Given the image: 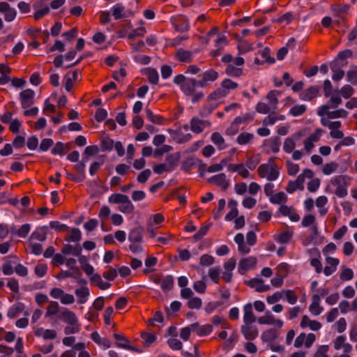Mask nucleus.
I'll return each instance as SVG.
<instances>
[{
	"mask_svg": "<svg viewBox=\"0 0 357 357\" xmlns=\"http://www.w3.org/2000/svg\"><path fill=\"white\" fill-rule=\"evenodd\" d=\"M59 310V303L56 301H52L50 305L47 307L45 317H48L56 314Z\"/></svg>",
	"mask_w": 357,
	"mask_h": 357,
	"instance_id": "obj_52",
	"label": "nucleus"
},
{
	"mask_svg": "<svg viewBox=\"0 0 357 357\" xmlns=\"http://www.w3.org/2000/svg\"><path fill=\"white\" fill-rule=\"evenodd\" d=\"M204 166V162L202 160L190 157L182 162L181 169L185 172H190L193 168L196 167L201 168Z\"/></svg>",
	"mask_w": 357,
	"mask_h": 357,
	"instance_id": "obj_6",
	"label": "nucleus"
},
{
	"mask_svg": "<svg viewBox=\"0 0 357 357\" xmlns=\"http://www.w3.org/2000/svg\"><path fill=\"white\" fill-rule=\"evenodd\" d=\"M172 24L176 31L183 33L189 30V22L186 17L181 16L176 18L173 22Z\"/></svg>",
	"mask_w": 357,
	"mask_h": 357,
	"instance_id": "obj_11",
	"label": "nucleus"
},
{
	"mask_svg": "<svg viewBox=\"0 0 357 357\" xmlns=\"http://www.w3.org/2000/svg\"><path fill=\"white\" fill-rule=\"evenodd\" d=\"M47 271V266L45 264H39L36 266L34 268L35 274L39 277L43 278L45 276Z\"/></svg>",
	"mask_w": 357,
	"mask_h": 357,
	"instance_id": "obj_64",
	"label": "nucleus"
},
{
	"mask_svg": "<svg viewBox=\"0 0 357 357\" xmlns=\"http://www.w3.org/2000/svg\"><path fill=\"white\" fill-rule=\"evenodd\" d=\"M348 177L345 175H338L333 177L331 183L336 187L335 194L340 198H344L348 195L349 183L347 181Z\"/></svg>",
	"mask_w": 357,
	"mask_h": 357,
	"instance_id": "obj_3",
	"label": "nucleus"
},
{
	"mask_svg": "<svg viewBox=\"0 0 357 357\" xmlns=\"http://www.w3.org/2000/svg\"><path fill=\"white\" fill-rule=\"evenodd\" d=\"M175 57L183 63H190L193 59V52L190 50H185L183 48H179L175 54Z\"/></svg>",
	"mask_w": 357,
	"mask_h": 357,
	"instance_id": "obj_17",
	"label": "nucleus"
},
{
	"mask_svg": "<svg viewBox=\"0 0 357 357\" xmlns=\"http://www.w3.org/2000/svg\"><path fill=\"white\" fill-rule=\"evenodd\" d=\"M125 6L122 3H117L110 8V13H112L114 20H119L123 18Z\"/></svg>",
	"mask_w": 357,
	"mask_h": 357,
	"instance_id": "obj_26",
	"label": "nucleus"
},
{
	"mask_svg": "<svg viewBox=\"0 0 357 357\" xmlns=\"http://www.w3.org/2000/svg\"><path fill=\"white\" fill-rule=\"evenodd\" d=\"M173 82L180 86L181 91L186 96L194 95L196 91V87H198V80L192 77H186L183 74L176 75Z\"/></svg>",
	"mask_w": 357,
	"mask_h": 357,
	"instance_id": "obj_1",
	"label": "nucleus"
},
{
	"mask_svg": "<svg viewBox=\"0 0 357 357\" xmlns=\"http://www.w3.org/2000/svg\"><path fill=\"white\" fill-rule=\"evenodd\" d=\"M167 131L172 136L177 138V142L178 144L186 143L192 139V135L190 133L184 134L171 128L168 129Z\"/></svg>",
	"mask_w": 357,
	"mask_h": 357,
	"instance_id": "obj_22",
	"label": "nucleus"
},
{
	"mask_svg": "<svg viewBox=\"0 0 357 357\" xmlns=\"http://www.w3.org/2000/svg\"><path fill=\"white\" fill-rule=\"evenodd\" d=\"M333 26L334 29H336L337 31H344V27L346 26V18L338 15L333 20Z\"/></svg>",
	"mask_w": 357,
	"mask_h": 357,
	"instance_id": "obj_37",
	"label": "nucleus"
},
{
	"mask_svg": "<svg viewBox=\"0 0 357 357\" xmlns=\"http://www.w3.org/2000/svg\"><path fill=\"white\" fill-rule=\"evenodd\" d=\"M281 93L279 91L272 90L269 91L266 96V98L268 100V105L273 110L277 108L278 103V96Z\"/></svg>",
	"mask_w": 357,
	"mask_h": 357,
	"instance_id": "obj_28",
	"label": "nucleus"
},
{
	"mask_svg": "<svg viewBox=\"0 0 357 357\" xmlns=\"http://www.w3.org/2000/svg\"><path fill=\"white\" fill-rule=\"evenodd\" d=\"M279 175L280 172L278 167L274 165L271 167L270 171L266 176V179L269 181H273L279 177Z\"/></svg>",
	"mask_w": 357,
	"mask_h": 357,
	"instance_id": "obj_63",
	"label": "nucleus"
},
{
	"mask_svg": "<svg viewBox=\"0 0 357 357\" xmlns=\"http://www.w3.org/2000/svg\"><path fill=\"white\" fill-rule=\"evenodd\" d=\"M253 138V134L243 132L237 137L236 142L239 145H245Z\"/></svg>",
	"mask_w": 357,
	"mask_h": 357,
	"instance_id": "obj_39",
	"label": "nucleus"
},
{
	"mask_svg": "<svg viewBox=\"0 0 357 357\" xmlns=\"http://www.w3.org/2000/svg\"><path fill=\"white\" fill-rule=\"evenodd\" d=\"M301 135L300 133H297L294 137H287L284 140L283 150L287 153H291L295 148L296 141L298 139Z\"/></svg>",
	"mask_w": 357,
	"mask_h": 357,
	"instance_id": "obj_24",
	"label": "nucleus"
},
{
	"mask_svg": "<svg viewBox=\"0 0 357 357\" xmlns=\"http://www.w3.org/2000/svg\"><path fill=\"white\" fill-rule=\"evenodd\" d=\"M272 107L265 102H259L256 105V111L258 113L266 114L271 112Z\"/></svg>",
	"mask_w": 357,
	"mask_h": 357,
	"instance_id": "obj_59",
	"label": "nucleus"
},
{
	"mask_svg": "<svg viewBox=\"0 0 357 357\" xmlns=\"http://www.w3.org/2000/svg\"><path fill=\"white\" fill-rule=\"evenodd\" d=\"M218 107L217 104H208L203 106L200 111L199 115L202 117H207L213 110H215Z\"/></svg>",
	"mask_w": 357,
	"mask_h": 357,
	"instance_id": "obj_45",
	"label": "nucleus"
},
{
	"mask_svg": "<svg viewBox=\"0 0 357 357\" xmlns=\"http://www.w3.org/2000/svg\"><path fill=\"white\" fill-rule=\"evenodd\" d=\"M341 65L337 64L336 61H331L330 63V68L333 72L332 79L334 82H337L342 79L344 76V71L342 70Z\"/></svg>",
	"mask_w": 357,
	"mask_h": 357,
	"instance_id": "obj_19",
	"label": "nucleus"
},
{
	"mask_svg": "<svg viewBox=\"0 0 357 357\" xmlns=\"http://www.w3.org/2000/svg\"><path fill=\"white\" fill-rule=\"evenodd\" d=\"M179 160L180 153L178 152L169 154L166 157L167 162L169 164V166L172 168L177 164Z\"/></svg>",
	"mask_w": 357,
	"mask_h": 357,
	"instance_id": "obj_53",
	"label": "nucleus"
},
{
	"mask_svg": "<svg viewBox=\"0 0 357 357\" xmlns=\"http://www.w3.org/2000/svg\"><path fill=\"white\" fill-rule=\"evenodd\" d=\"M287 199V197L283 192H279L270 197L269 201L271 203L274 204H278L282 202H285Z\"/></svg>",
	"mask_w": 357,
	"mask_h": 357,
	"instance_id": "obj_44",
	"label": "nucleus"
},
{
	"mask_svg": "<svg viewBox=\"0 0 357 357\" xmlns=\"http://www.w3.org/2000/svg\"><path fill=\"white\" fill-rule=\"evenodd\" d=\"M243 321L245 324H251L256 321V317H255L252 305L250 303H247L243 307Z\"/></svg>",
	"mask_w": 357,
	"mask_h": 357,
	"instance_id": "obj_21",
	"label": "nucleus"
},
{
	"mask_svg": "<svg viewBox=\"0 0 357 357\" xmlns=\"http://www.w3.org/2000/svg\"><path fill=\"white\" fill-rule=\"evenodd\" d=\"M210 227H211V224L208 225H202L199 228V231L195 234H194V236L192 237L193 239L196 241L202 239L207 234V232L209 230Z\"/></svg>",
	"mask_w": 357,
	"mask_h": 357,
	"instance_id": "obj_55",
	"label": "nucleus"
},
{
	"mask_svg": "<svg viewBox=\"0 0 357 357\" xmlns=\"http://www.w3.org/2000/svg\"><path fill=\"white\" fill-rule=\"evenodd\" d=\"M229 91H225V89H223V88L221 86L220 88L217 89L213 92H212L208 97L207 100L208 101L211 100H215L220 98H223L227 96Z\"/></svg>",
	"mask_w": 357,
	"mask_h": 357,
	"instance_id": "obj_33",
	"label": "nucleus"
},
{
	"mask_svg": "<svg viewBox=\"0 0 357 357\" xmlns=\"http://www.w3.org/2000/svg\"><path fill=\"white\" fill-rule=\"evenodd\" d=\"M347 81L353 85L357 84V66H352L347 74Z\"/></svg>",
	"mask_w": 357,
	"mask_h": 357,
	"instance_id": "obj_41",
	"label": "nucleus"
},
{
	"mask_svg": "<svg viewBox=\"0 0 357 357\" xmlns=\"http://www.w3.org/2000/svg\"><path fill=\"white\" fill-rule=\"evenodd\" d=\"M352 55L353 52L351 50H344L340 51L333 61H336L337 64L341 65L343 67L347 64V59L351 57Z\"/></svg>",
	"mask_w": 357,
	"mask_h": 357,
	"instance_id": "obj_20",
	"label": "nucleus"
},
{
	"mask_svg": "<svg viewBox=\"0 0 357 357\" xmlns=\"http://www.w3.org/2000/svg\"><path fill=\"white\" fill-rule=\"evenodd\" d=\"M188 307L190 309H199L202 305V301L199 297H192L187 303Z\"/></svg>",
	"mask_w": 357,
	"mask_h": 357,
	"instance_id": "obj_50",
	"label": "nucleus"
},
{
	"mask_svg": "<svg viewBox=\"0 0 357 357\" xmlns=\"http://www.w3.org/2000/svg\"><path fill=\"white\" fill-rule=\"evenodd\" d=\"M193 332H195L200 337L207 336L213 331V326L210 324L200 326L198 322L190 325Z\"/></svg>",
	"mask_w": 357,
	"mask_h": 357,
	"instance_id": "obj_10",
	"label": "nucleus"
},
{
	"mask_svg": "<svg viewBox=\"0 0 357 357\" xmlns=\"http://www.w3.org/2000/svg\"><path fill=\"white\" fill-rule=\"evenodd\" d=\"M319 91L317 86H312L300 94V98L302 100L310 101L318 96Z\"/></svg>",
	"mask_w": 357,
	"mask_h": 357,
	"instance_id": "obj_18",
	"label": "nucleus"
},
{
	"mask_svg": "<svg viewBox=\"0 0 357 357\" xmlns=\"http://www.w3.org/2000/svg\"><path fill=\"white\" fill-rule=\"evenodd\" d=\"M211 140L219 150H223L226 148L225 139L220 132H213L211 136Z\"/></svg>",
	"mask_w": 357,
	"mask_h": 357,
	"instance_id": "obj_27",
	"label": "nucleus"
},
{
	"mask_svg": "<svg viewBox=\"0 0 357 357\" xmlns=\"http://www.w3.org/2000/svg\"><path fill=\"white\" fill-rule=\"evenodd\" d=\"M119 210L125 214H131L134 212L135 206L128 197L126 201L123 202L122 204L119 205Z\"/></svg>",
	"mask_w": 357,
	"mask_h": 357,
	"instance_id": "obj_31",
	"label": "nucleus"
},
{
	"mask_svg": "<svg viewBox=\"0 0 357 357\" xmlns=\"http://www.w3.org/2000/svg\"><path fill=\"white\" fill-rule=\"evenodd\" d=\"M24 309V304L22 302H17L8 308L7 316L10 319H13L19 315Z\"/></svg>",
	"mask_w": 357,
	"mask_h": 357,
	"instance_id": "obj_23",
	"label": "nucleus"
},
{
	"mask_svg": "<svg viewBox=\"0 0 357 357\" xmlns=\"http://www.w3.org/2000/svg\"><path fill=\"white\" fill-rule=\"evenodd\" d=\"M144 236V228L138 226L132 229L128 234V241L130 243H142Z\"/></svg>",
	"mask_w": 357,
	"mask_h": 357,
	"instance_id": "obj_14",
	"label": "nucleus"
},
{
	"mask_svg": "<svg viewBox=\"0 0 357 357\" xmlns=\"http://www.w3.org/2000/svg\"><path fill=\"white\" fill-rule=\"evenodd\" d=\"M208 182L221 187L222 190L224 191L227 190L229 186V182L224 173H220L210 177L208 178Z\"/></svg>",
	"mask_w": 357,
	"mask_h": 357,
	"instance_id": "obj_7",
	"label": "nucleus"
},
{
	"mask_svg": "<svg viewBox=\"0 0 357 357\" xmlns=\"http://www.w3.org/2000/svg\"><path fill=\"white\" fill-rule=\"evenodd\" d=\"M257 263L255 257H249L241 259L239 261L238 271L241 275L245 274L246 271L251 269Z\"/></svg>",
	"mask_w": 357,
	"mask_h": 357,
	"instance_id": "obj_9",
	"label": "nucleus"
},
{
	"mask_svg": "<svg viewBox=\"0 0 357 357\" xmlns=\"http://www.w3.org/2000/svg\"><path fill=\"white\" fill-rule=\"evenodd\" d=\"M220 274V266L213 267L208 271V276L215 284L219 283V277Z\"/></svg>",
	"mask_w": 357,
	"mask_h": 357,
	"instance_id": "obj_47",
	"label": "nucleus"
},
{
	"mask_svg": "<svg viewBox=\"0 0 357 357\" xmlns=\"http://www.w3.org/2000/svg\"><path fill=\"white\" fill-rule=\"evenodd\" d=\"M354 89L349 84L343 86L340 89V95L345 99L349 98L354 94Z\"/></svg>",
	"mask_w": 357,
	"mask_h": 357,
	"instance_id": "obj_49",
	"label": "nucleus"
},
{
	"mask_svg": "<svg viewBox=\"0 0 357 357\" xmlns=\"http://www.w3.org/2000/svg\"><path fill=\"white\" fill-rule=\"evenodd\" d=\"M250 287L255 289L256 291L261 293L270 290L271 287L268 284H264V281L259 278H252L248 282Z\"/></svg>",
	"mask_w": 357,
	"mask_h": 357,
	"instance_id": "obj_15",
	"label": "nucleus"
},
{
	"mask_svg": "<svg viewBox=\"0 0 357 357\" xmlns=\"http://www.w3.org/2000/svg\"><path fill=\"white\" fill-rule=\"evenodd\" d=\"M349 112L344 109H339L335 111H331L328 114V119H337V118H347Z\"/></svg>",
	"mask_w": 357,
	"mask_h": 357,
	"instance_id": "obj_42",
	"label": "nucleus"
},
{
	"mask_svg": "<svg viewBox=\"0 0 357 357\" xmlns=\"http://www.w3.org/2000/svg\"><path fill=\"white\" fill-rule=\"evenodd\" d=\"M53 144L54 141L52 139L45 138L41 141L38 151L42 152L47 151Z\"/></svg>",
	"mask_w": 357,
	"mask_h": 357,
	"instance_id": "obj_56",
	"label": "nucleus"
},
{
	"mask_svg": "<svg viewBox=\"0 0 357 357\" xmlns=\"http://www.w3.org/2000/svg\"><path fill=\"white\" fill-rule=\"evenodd\" d=\"M211 122L206 120H201L197 117H192L190 121V130L196 134L201 133L205 127L210 126Z\"/></svg>",
	"mask_w": 357,
	"mask_h": 357,
	"instance_id": "obj_8",
	"label": "nucleus"
},
{
	"mask_svg": "<svg viewBox=\"0 0 357 357\" xmlns=\"http://www.w3.org/2000/svg\"><path fill=\"white\" fill-rule=\"evenodd\" d=\"M35 91L31 89L23 90L20 93V100L23 109H26L34 103Z\"/></svg>",
	"mask_w": 357,
	"mask_h": 357,
	"instance_id": "obj_5",
	"label": "nucleus"
},
{
	"mask_svg": "<svg viewBox=\"0 0 357 357\" xmlns=\"http://www.w3.org/2000/svg\"><path fill=\"white\" fill-rule=\"evenodd\" d=\"M75 294L79 298L78 303L84 304L87 301L90 291L86 286H82L77 289Z\"/></svg>",
	"mask_w": 357,
	"mask_h": 357,
	"instance_id": "obj_25",
	"label": "nucleus"
},
{
	"mask_svg": "<svg viewBox=\"0 0 357 357\" xmlns=\"http://www.w3.org/2000/svg\"><path fill=\"white\" fill-rule=\"evenodd\" d=\"M82 238V232L79 228L74 227L71 229L70 235L65 238L66 241L77 243Z\"/></svg>",
	"mask_w": 357,
	"mask_h": 357,
	"instance_id": "obj_35",
	"label": "nucleus"
},
{
	"mask_svg": "<svg viewBox=\"0 0 357 357\" xmlns=\"http://www.w3.org/2000/svg\"><path fill=\"white\" fill-rule=\"evenodd\" d=\"M314 176V172L309 169H305L302 174H299L295 181H289L286 188L288 193L292 194L298 189L303 190L305 178H312Z\"/></svg>",
	"mask_w": 357,
	"mask_h": 357,
	"instance_id": "obj_2",
	"label": "nucleus"
},
{
	"mask_svg": "<svg viewBox=\"0 0 357 357\" xmlns=\"http://www.w3.org/2000/svg\"><path fill=\"white\" fill-rule=\"evenodd\" d=\"M270 54L271 49L268 47L264 48V50L261 52V55L265 59V62L270 64H273L275 63V59L273 57L271 56Z\"/></svg>",
	"mask_w": 357,
	"mask_h": 357,
	"instance_id": "obj_61",
	"label": "nucleus"
},
{
	"mask_svg": "<svg viewBox=\"0 0 357 357\" xmlns=\"http://www.w3.org/2000/svg\"><path fill=\"white\" fill-rule=\"evenodd\" d=\"M238 84L232 81L231 79H225L222 83H221V86L223 88V89H225V91H229V90H231V89H235L238 87Z\"/></svg>",
	"mask_w": 357,
	"mask_h": 357,
	"instance_id": "obj_62",
	"label": "nucleus"
},
{
	"mask_svg": "<svg viewBox=\"0 0 357 357\" xmlns=\"http://www.w3.org/2000/svg\"><path fill=\"white\" fill-rule=\"evenodd\" d=\"M241 332L248 340H253L257 337L259 335L258 329L256 326H250V324H245L241 326Z\"/></svg>",
	"mask_w": 357,
	"mask_h": 357,
	"instance_id": "obj_13",
	"label": "nucleus"
},
{
	"mask_svg": "<svg viewBox=\"0 0 357 357\" xmlns=\"http://www.w3.org/2000/svg\"><path fill=\"white\" fill-rule=\"evenodd\" d=\"M142 338L144 340V345L149 347L151 344L156 341L157 337L153 333L143 332L141 335Z\"/></svg>",
	"mask_w": 357,
	"mask_h": 357,
	"instance_id": "obj_46",
	"label": "nucleus"
},
{
	"mask_svg": "<svg viewBox=\"0 0 357 357\" xmlns=\"http://www.w3.org/2000/svg\"><path fill=\"white\" fill-rule=\"evenodd\" d=\"M48 229L49 227L47 225L36 227V229L32 232L30 238L41 242L45 241L47 238Z\"/></svg>",
	"mask_w": 357,
	"mask_h": 357,
	"instance_id": "obj_16",
	"label": "nucleus"
},
{
	"mask_svg": "<svg viewBox=\"0 0 357 357\" xmlns=\"http://www.w3.org/2000/svg\"><path fill=\"white\" fill-rule=\"evenodd\" d=\"M293 234L289 231H285L278 235L277 241L280 243L284 244L288 243L292 238Z\"/></svg>",
	"mask_w": 357,
	"mask_h": 357,
	"instance_id": "obj_57",
	"label": "nucleus"
},
{
	"mask_svg": "<svg viewBox=\"0 0 357 357\" xmlns=\"http://www.w3.org/2000/svg\"><path fill=\"white\" fill-rule=\"evenodd\" d=\"M58 317L68 325H74L79 323L75 314L67 308H65L64 310L60 313Z\"/></svg>",
	"mask_w": 357,
	"mask_h": 357,
	"instance_id": "obj_12",
	"label": "nucleus"
},
{
	"mask_svg": "<svg viewBox=\"0 0 357 357\" xmlns=\"http://www.w3.org/2000/svg\"><path fill=\"white\" fill-rule=\"evenodd\" d=\"M278 338V333L275 328H270L263 332L261 340L265 342H271Z\"/></svg>",
	"mask_w": 357,
	"mask_h": 357,
	"instance_id": "obj_29",
	"label": "nucleus"
},
{
	"mask_svg": "<svg viewBox=\"0 0 357 357\" xmlns=\"http://www.w3.org/2000/svg\"><path fill=\"white\" fill-rule=\"evenodd\" d=\"M174 284V277L172 275H167L163 278L160 288L163 291L167 292L172 289Z\"/></svg>",
	"mask_w": 357,
	"mask_h": 357,
	"instance_id": "obj_30",
	"label": "nucleus"
},
{
	"mask_svg": "<svg viewBox=\"0 0 357 357\" xmlns=\"http://www.w3.org/2000/svg\"><path fill=\"white\" fill-rule=\"evenodd\" d=\"M114 337L116 340V345L117 347L121 349V345H129L130 341L124 335L121 334L114 333Z\"/></svg>",
	"mask_w": 357,
	"mask_h": 357,
	"instance_id": "obj_54",
	"label": "nucleus"
},
{
	"mask_svg": "<svg viewBox=\"0 0 357 357\" xmlns=\"http://www.w3.org/2000/svg\"><path fill=\"white\" fill-rule=\"evenodd\" d=\"M146 119L154 124H160L162 122V117L160 115L154 114L151 109L146 107L145 109Z\"/></svg>",
	"mask_w": 357,
	"mask_h": 357,
	"instance_id": "obj_40",
	"label": "nucleus"
},
{
	"mask_svg": "<svg viewBox=\"0 0 357 357\" xmlns=\"http://www.w3.org/2000/svg\"><path fill=\"white\" fill-rule=\"evenodd\" d=\"M114 142L109 137H105L100 142L101 151L102 152H109L114 148Z\"/></svg>",
	"mask_w": 357,
	"mask_h": 357,
	"instance_id": "obj_36",
	"label": "nucleus"
},
{
	"mask_svg": "<svg viewBox=\"0 0 357 357\" xmlns=\"http://www.w3.org/2000/svg\"><path fill=\"white\" fill-rule=\"evenodd\" d=\"M127 195L120 193L112 194L108 198V202L110 204H122L128 199Z\"/></svg>",
	"mask_w": 357,
	"mask_h": 357,
	"instance_id": "obj_38",
	"label": "nucleus"
},
{
	"mask_svg": "<svg viewBox=\"0 0 357 357\" xmlns=\"http://www.w3.org/2000/svg\"><path fill=\"white\" fill-rule=\"evenodd\" d=\"M225 73L228 76L238 77L243 74V70L241 68L235 67L233 64H228Z\"/></svg>",
	"mask_w": 357,
	"mask_h": 357,
	"instance_id": "obj_34",
	"label": "nucleus"
},
{
	"mask_svg": "<svg viewBox=\"0 0 357 357\" xmlns=\"http://www.w3.org/2000/svg\"><path fill=\"white\" fill-rule=\"evenodd\" d=\"M275 317L271 314L270 311H267L265 316L258 318L257 322L259 324H273Z\"/></svg>",
	"mask_w": 357,
	"mask_h": 357,
	"instance_id": "obj_48",
	"label": "nucleus"
},
{
	"mask_svg": "<svg viewBox=\"0 0 357 357\" xmlns=\"http://www.w3.org/2000/svg\"><path fill=\"white\" fill-rule=\"evenodd\" d=\"M151 175V171L149 169H146L140 172L137 177V181L139 183H144L147 181Z\"/></svg>",
	"mask_w": 357,
	"mask_h": 357,
	"instance_id": "obj_58",
	"label": "nucleus"
},
{
	"mask_svg": "<svg viewBox=\"0 0 357 357\" xmlns=\"http://www.w3.org/2000/svg\"><path fill=\"white\" fill-rule=\"evenodd\" d=\"M307 107L305 105H298L292 107L289 114L293 116H299L305 112Z\"/></svg>",
	"mask_w": 357,
	"mask_h": 357,
	"instance_id": "obj_43",
	"label": "nucleus"
},
{
	"mask_svg": "<svg viewBox=\"0 0 357 357\" xmlns=\"http://www.w3.org/2000/svg\"><path fill=\"white\" fill-rule=\"evenodd\" d=\"M338 167L337 163L335 162H331L329 163H326L323 168V173L325 175H330L335 172Z\"/></svg>",
	"mask_w": 357,
	"mask_h": 357,
	"instance_id": "obj_60",
	"label": "nucleus"
},
{
	"mask_svg": "<svg viewBox=\"0 0 357 357\" xmlns=\"http://www.w3.org/2000/svg\"><path fill=\"white\" fill-rule=\"evenodd\" d=\"M148 79L151 84H157L159 80V75L155 68L148 69Z\"/></svg>",
	"mask_w": 357,
	"mask_h": 357,
	"instance_id": "obj_51",
	"label": "nucleus"
},
{
	"mask_svg": "<svg viewBox=\"0 0 357 357\" xmlns=\"http://www.w3.org/2000/svg\"><path fill=\"white\" fill-rule=\"evenodd\" d=\"M68 148L69 149V145L68 144H64L61 142H57L54 146L53 147V149H52L51 150V153L54 155H60V156H63L64 155L65 153H64V150H65V148Z\"/></svg>",
	"mask_w": 357,
	"mask_h": 357,
	"instance_id": "obj_32",
	"label": "nucleus"
},
{
	"mask_svg": "<svg viewBox=\"0 0 357 357\" xmlns=\"http://www.w3.org/2000/svg\"><path fill=\"white\" fill-rule=\"evenodd\" d=\"M199 77H202L198 80V87L205 88L208 86V82H215L218 78V73L213 68H210L204 71Z\"/></svg>",
	"mask_w": 357,
	"mask_h": 357,
	"instance_id": "obj_4",
	"label": "nucleus"
}]
</instances>
